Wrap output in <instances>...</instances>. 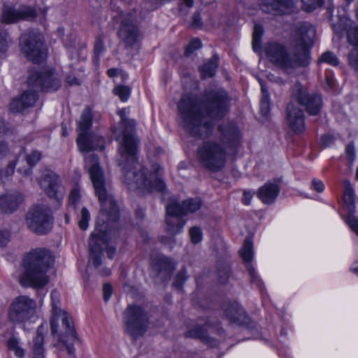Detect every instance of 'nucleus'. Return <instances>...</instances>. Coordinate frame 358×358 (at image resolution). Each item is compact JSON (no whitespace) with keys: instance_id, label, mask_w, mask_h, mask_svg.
<instances>
[{"instance_id":"c85d7f7f","label":"nucleus","mask_w":358,"mask_h":358,"mask_svg":"<svg viewBox=\"0 0 358 358\" xmlns=\"http://www.w3.org/2000/svg\"><path fill=\"white\" fill-rule=\"evenodd\" d=\"M22 201L23 196L18 192L5 194L0 196V210L5 213H11Z\"/></svg>"},{"instance_id":"e2e57ef3","label":"nucleus","mask_w":358,"mask_h":358,"mask_svg":"<svg viewBox=\"0 0 358 358\" xmlns=\"http://www.w3.org/2000/svg\"><path fill=\"white\" fill-rule=\"evenodd\" d=\"M344 185H345V193L344 194H353V189L348 180H344L343 181Z\"/></svg>"},{"instance_id":"bb28decb","label":"nucleus","mask_w":358,"mask_h":358,"mask_svg":"<svg viewBox=\"0 0 358 358\" xmlns=\"http://www.w3.org/2000/svg\"><path fill=\"white\" fill-rule=\"evenodd\" d=\"M211 322L208 320L205 322V327L201 324H198L189 329L185 333V336L187 338H192L200 340L201 342L210 345V347H215L218 345L217 340L208 336L206 327H210Z\"/></svg>"},{"instance_id":"864d4df0","label":"nucleus","mask_w":358,"mask_h":358,"mask_svg":"<svg viewBox=\"0 0 358 358\" xmlns=\"http://www.w3.org/2000/svg\"><path fill=\"white\" fill-rule=\"evenodd\" d=\"M23 162H24V158L20 159V157H18L14 161L10 162L8 164V165L6 169V171H5L6 176H10L13 175V173H14V169H15V166L17 164H20V162L23 163Z\"/></svg>"},{"instance_id":"2f4dec72","label":"nucleus","mask_w":358,"mask_h":358,"mask_svg":"<svg viewBox=\"0 0 358 358\" xmlns=\"http://www.w3.org/2000/svg\"><path fill=\"white\" fill-rule=\"evenodd\" d=\"M202 201L200 198H190L184 200L182 203H178V206L180 208L178 210L182 216L187 213H193L201 208Z\"/></svg>"},{"instance_id":"c9c22d12","label":"nucleus","mask_w":358,"mask_h":358,"mask_svg":"<svg viewBox=\"0 0 358 358\" xmlns=\"http://www.w3.org/2000/svg\"><path fill=\"white\" fill-rule=\"evenodd\" d=\"M263 34V27L260 24H255L252 34V48L256 52L260 50Z\"/></svg>"},{"instance_id":"3c124183","label":"nucleus","mask_w":358,"mask_h":358,"mask_svg":"<svg viewBox=\"0 0 358 358\" xmlns=\"http://www.w3.org/2000/svg\"><path fill=\"white\" fill-rule=\"evenodd\" d=\"M345 154L348 159L350 163H352L356 157V152L355 149V145L352 142H350L349 144L346 145L345 148Z\"/></svg>"},{"instance_id":"6e6d98bb","label":"nucleus","mask_w":358,"mask_h":358,"mask_svg":"<svg viewBox=\"0 0 358 358\" xmlns=\"http://www.w3.org/2000/svg\"><path fill=\"white\" fill-rule=\"evenodd\" d=\"M203 22L201 17V14L199 11L195 12L192 17V27L194 28H201Z\"/></svg>"},{"instance_id":"6e6552de","label":"nucleus","mask_w":358,"mask_h":358,"mask_svg":"<svg viewBox=\"0 0 358 358\" xmlns=\"http://www.w3.org/2000/svg\"><path fill=\"white\" fill-rule=\"evenodd\" d=\"M125 333L134 339L143 336L149 325V317L145 309L138 305H129L123 313Z\"/></svg>"},{"instance_id":"a18cd8bd","label":"nucleus","mask_w":358,"mask_h":358,"mask_svg":"<svg viewBox=\"0 0 358 358\" xmlns=\"http://www.w3.org/2000/svg\"><path fill=\"white\" fill-rule=\"evenodd\" d=\"M218 278L222 284H225L230 276V268L228 266H222V268L218 269Z\"/></svg>"},{"instance_id":"58836bf2","label":"nucleus","mask_w":358,"mask_h":358,"mask_svg":"<svg viewBox=\"0 0 358 358\" xmlns=\"http://www.w3.org/2000/svg\"><path fill=\"white\" fill-rule=\"evenodd\" d=\"M301 1L302 3V9L307 12L314 10L324 3V0H301Z\"/></svg>"},{"instance_id":"7ed1b4c3","label":"nucleus","mask_w":358,"mask_h":358,"mask_svg":"<svg viewBox=\"0 0 358 358\" xmlns=\"http://www.w3.org/2000/svg\"><path fill=\"white\" fill-rule=\"evenodd\" d=\"M135 124L134 120L126 119L120 122L123 138L119 147L118 164L122 166L124 182L133 190L140 189L148 192H164L166 185L161 178V166L153 164L150 171H148L138 162V142L133 134Z\"/></svg>"},{"instance_id":"49530a36","label":"nucleus","mask_w":358,"mask_h":358,"mask_svg":"<svg viewBox=\"0 0 358 358\" xmlns=\"http://www.w3.org/2000/svg\"><path fill=\"white\" fill-rule=\"evenodd\" d=\"M191 241L194 244L199 243L202 239V232L199 227H194L189 229Z\"/></svg>"},{"instance_id":"7c9ffc66","label":"nucleus","mask_w":358,"mask_h":358,"mask_svg":"<svg viewBox=\"0 0 358 358\" xmlns=\"http://www.w3.org/2000/svg\"><path fill=\"white\" fill-rule=\"evenodd\" d=\"M44 328L40 325L36 330V336L33 339L31 347L32 358H45L44 343Z\"/></svg>"},{"instance_id":"ddd939ff","label":"nucleus","mask_w":358,"mask_h":358,"mask_svg":"<svg viewBox=\"0 0 358 358\" xmlns=\"http://www.w3.org/2000/svg\"><path fill=\"white\" fill-rule=\"evenodd\" d=\"M36 303L27 296L16 297L10 305L8 318L13 323H21L29 320L35 313Z\"/></svg>"},{"instance_id":"6ab92c4d","label":"nucleus","mask_w":358,"mask_h":358,"mask_svg":"<svg viewBox=\"0 0 358 358\" xmlns=\"http://www.w3.org/2000/svg\"><path fill=\"white\" fill-rule=\"evenodd\" d=\"M180 208L176 201L170 202L166 207V231L171 235L177 234L182 231L185 220L178 211Z\"/></svg>"},{"instance_id":"603ef678","label":"nucleus","mask_w":358,"mask_h":358,"mask_svg":"<svg viewBox=\"0 0 358 358\" xmlns=\"http://www.w3.org/2000/svg\"><path fill=\"white\" fill-rule=\"evenodd\" d=\"M10 241V232L8 230H0V248H3Z\"/></svg>"},{"instance_id":"f8f14e48","label":"nucleus","mask_w":358,"mask_h":358,"mask_svg":"<svg viewBox=\"0 0 358 358\" xmlns=\"http://www.w3.org/2000/svg\"><path fill=\"white\" fill-rule=\"evenodd\" d=\"M26 221L28 227L39 235L48 233L53 224L50 210L44 205L32 207L27 215Z\"/></svg>"},{"instance_id":"b1692460","label":"nucleus","mask_w":358,"mask_h":358,"mask_svg":"<svg viewBox=\"0 0 358 358\" xmlns=\"http://www.w3.org/2000/svg\"><path fill=\"white\" fill-rule=\"evenodd\" d=\"M222 308L223 316L231 323L241 325L246 324L249 320L245 311L237 303H224Z\"/></svg>"},{"instance_id":"0e129e2a","label":"nucleus","mask_w":358,"mask_h":358,"mask_svg":"<svg viewBox=\"0 0 358 358\" xmlns=\"http://www.w3.org/2000/svg\"><path fill=\"white\" fill-rule=\"evenodd\" d=\"M181 3L180 5V10H182V7L185 6L187 8H190L194 5V1L193 0H180Z\"/></svg>"},{"instance_id":"72a5a7b5","label":"nucleus","mask_w":358,"mask_h":358,"mask_svg":"<svg viewBox=\"0 0 358 358\" xmlns=\"http://www.w3.org/2000/svg\"><path fill=\"white\" fill-rule=\"evenodd\" d=\"M218 57L214 55L207 62H206L202 66L200 67V72L201 76L205 78H210L215 75L216 69L217 68Z\"/></svg>"},{"instance_id":"4c0bfd02","label":"nucleus","mask_w":358,"mask_h":358,"mask_svg":"<svg viewBox=\"0 0 358 358\" xmlns=\"http://www.w3.org/2000/svg\"><path fill=\"white\" fill-rule=\"evenodd\" d=\"M318 62H325L332 66H338L339 64V60L334 52L331 51H327L321 55Z\"/></svg>"},{"instance_id":"052dcab7","label":"nucleus","mask_w":358,"mask_h":358,"mask_svg":"<svg viewBox=\"0 0 358 358\" xmlns=\"http://www.w3.org/2000/svg\"><path fill=\"white\" fill-rule=\"evenodd\" d=\"M66 83L69 85H80L79 80L72 75H69L66 76Z\"/></svg>"},{"instance_id":"c03bdc74","label":"nucleus","mask_w":358,"mask_h":358,"mask_svg":"<svg viewBox=\"0 0 358 358\" xmlns=\"http://www.w3.org/2000/svg\"><path fill=\"white\" fill-rule=\"evenodd\" d=\"M90 219V215L86 208H83L81 210L80 219L78 222L80 228L85 230L88 227V222Z\"/></svg>"},{"instance_id":"f704fd0d","label":"nucleus","mask_w":358,"mask_h":358,"mask_svg":"<svg viewBox=\"0 0 358 358\" xmlns=\"http://www.w3.org/2000/svg\"><path fill=\"white\" fill-rule=\"evenodd\" d=\"M262 96L260 101V111L264 116H266L270 111L269 94L268 87L263 80H259Z\"/></svg>"},{"instance_id":"20e7f679","label":"nucleus","mask_w":358,"mask_h":358,"mask_svg":"<svg viewBox=\"0 0 358 358\" xmlns=\"http://www.w3.org/2000/svg\"><path fill=\"white\" fill-rule=\"evenodd\" d=\"M55 262L54 256L45 249L37 248L27 253L23 259V273L19 282L23 287L41 288L48 282L46 272Z\"/></svg>"},{"instance_id":"4d7b16f0","label":"nucleus","mask_w":358,"mask_h":358,"mask_svg":"<svg viewBox=\"0 0 358 358\" xmlns=\"http://www.w3.org/2000/svg\"><path fill=\"white\" fill-rule=\"evenodd\" d=\"M112 286L110 284H105L103 285V299L106 302H107L110 298L112 294Z\"/></svg>"},{"instance_id":"13d9d810","label":"nucleus","mask_w":358,"mask_h":358,"mask_svg":"<svg viewBox=\"0 0 358 358\" xmlns=\"http://www.w3.org/2000/svg\"><path fill=\"white\" fill-rule=\"evenodd\" d=\"M8 151V144L0 140V158L4 157Z\"/></svg>"},{"instance_id":"4468645a","label":"nucleus","mask_w":358,"mask_h":358,"mask_svg":"<svg viewBox=\"0 0 358 358\" xmlns=\"http://www.w3.org/2000/svg\"><path fill=\"white\" fill-rule=\"evenodd\" d=\"M292 95L300 105L305 107L309 115H316L319 113L322 105L320 94H309L301 83H296L292 87Z\"/></svg>"},{"instance_id":"4be33fe9","label":"nucleus","mask_w":358,"mask_h":358,"mask_svg":"<svg viewBox=\"0 0 358 358\" xmlns=\"http://www.w3.org/2000/svg\"><path fill=\"white\" fill-rule=\"evenodd\" d=\"M29 89L25 91L19 98H16L12 101L10 104V108L13 112H21L24 109L33 106L38 99L37 90L35 87L29 86Z\"/></svg>"},{"instance_id":"774afa93","label":"nucleus","mask_w":358,"mask_h":358,"mask_svg":"<svg viewBox=\"0 0 358 358\" xmlns=\"http://www.w3.org/2000/svg\"><path fill=\"white\" fill-rule=\"evenodd\" d=\"M118 114L120 115V117H121V121H123L126 119H127L126 117V110L125 109H122L119 111Z\"/></svg>"},{"instance_id":"a211bd4d","label":"nucleus","mask_w":358,"mask_h":358,"mask_svg":"<svg viewBox=\"0 0 358 358\" xmlns=\"http://www.w3.org/2000/svg\"><path fill=\"white\" fill-rule=\"evenodd\" d=\"M220 141L221 145H224L226 150L234 149L241 143V134L237 126L233 123H224L218 127Z\"/></svg>"},{"instance_id":"1a4fd4ad","label":"nucleus","mask_w":358,"mask_h":358,"mask_svg":"<svg viewBox=\"0 0 358 358\" xmlns=\"http://www.w3.org/2000/svg\"><path fill=\"white\" fill-rule=\"evenodd\" d=\"M92 124V115L90 108H85L79 121V129L81 132L77 138V145L81 152H88L92 150H103L104 140L103 138L91 135L87 131Z\"/></svg>"},{"instance_id":"9b49d317","label":"nucleus","mask_w":358,"mask_h":358,"mask_svg":"<svg viewBox=\"0 0 358 358\" xmlns=\"http://www.w3.org/2000/svg\"><path fill=\"white\" fill-rule=\"evenodd\" d=\"M117 15L122 17L118 30V36L121 43L127 50L138 47L143 36L136 22V15L131 13L123 14L122 11Z\"/></svg>"},{"instance_id":"c756f323","label":"nucleus","mask_w":358,"mask_h":358,"mask_svg":"<svg viewBox=\"0 0 358 358\" xmlns=\"http://www.w3.org/2000/svg\"><path fill=\"white\" fill-rule=\"evenodd\" d=\"M155 269L158 271L159 278L165 281L171 278L173 271V264L170 259L168 257L159 255L155 259Z\"/></svg>"},{"instance_id":"f3484780","label":"nucleus","mask_w":358,"mask_h":358,"mask_svg":"<svg viewBox=\"0 0 358 358\" xmlns=\"http://www.w3.org/2000/svg\"><path fill=\"white\" fill-rule=\"evenodd\" d=\"M27 83L29 86L35 87L39 91L54 92L61 86V80L57 75L50 72H34L28 77Z\"/></svg>"},{"instance_id":"bf43d9fd","label":"nucleus","mask_w":358,"mask_h":358,"mask_svg":"<svg viewBox=\"0 0 358 358\" xmlns=\"http://www.w3.org/2000/svg\"><path fill=\"white\" fill-rule=\"evenodd\" d=\"M252 198V194L250 192H244L242 201L245 205H249Z\"/></svg>"},{"instance_id":"de8ad7c7","label":"nucleus","mask_w":358,"mask_h":358,"mask_svg":"<svg viewBox=\"0 0 358 358\" xmlns=\"http://www.w3.org/2000/svg\"><path fill=\"white\" fill-rule=\"evenodd\" d=\"M104 51L105 47L103 44V39L101 36H99L94 43V53L97 57H99Z\"/></svg>"},{"instance_id":"79ce46f5","label":"nucleus","mask_w":358,"mask_h":358,"mask_svg":"<svg viewBox=\"0 0 358 358\" xmlns=\"http://www.w3.org/2000/svg\"><path fill=\"white\" fill-rule=\"evenodd\" d=\"M187 279L186 271L181 269L177 274L173 286L177 289H181L184 282Z\"/></svg>"},{"instance_id":"473e14b6","label":"nucleus","mask_w":358,"mask_h":358,"mask_svg":"<svg viewBox=\"0 0 358 358\" xmlns=\"http://www.w3.org/2000/svg\"><path fill=\"white\" fill-rule=\"evenodd\" d=\"M41 159V153L38 150H33L29 155L26 157V161L29 167L22 169L19 167L17 171L24 174V176H29L31 173V167L35 166Z\"/></svg>"},{"instance_id":"f03ea898","label":"nucleus","mask_w":358,"mask_h":358,"mask_svg":"<svg viewBox=\"0 0 358 358\" xmlns=\"http://www.w3.org/2000/svg\"><path fill=\"white\" fill-rule=\"evenodd\" d=\"M230 106L227 92L220 89L206 92L201 97L182 95L178 103V110L182 127L191 136L206 138L213 131V121L223 118Z\"/></svg>"},{"instance_id":"cd10ccee","label":"nucleus","mask_w":358,"mask_h":358,"mask_svg":"<svg viewBox=\"0 0 358 358\" xmlns=\"http://www.w3.org/2000/svg\"><path fill=\"white\" fill-rule=\"evenodd\" d=\"M280 187L278 181L267 182L262 186L258 192V198L265 204H271L279 194Z\"/></svg>"},{"instance_id":"37998d69","label":"nucleus","mask_w":358,"mask_h":358,"mask_svg":"<svg viewBox=\"0 0 358 358\" xmlns=\"http://www.w3.org/2000/svg\"><path fill=\"white\" fill-rule=\"evenodd\" d=\"M201 42L199 38L192 39L185 49V56L189 57L195 50L201 48Z\"/></svg>"},{"instance_id":"a19ab883","label":"nucleus","mask_w":358,"mask_h":358,"mask_svg":"<svg viewBox=\"0 0 358 358\" xmlns=\"http://www.w3.org/2000/svg\"><path fill=\"white\" fill-rule=\"evenodd\" d=\"M80 200V189L78 187H74L69 195V205L73 208L79 204Z\"/></svg>"},{"instance_id":"5fc2aeb1","label":"nucleus","mask_w":358,"mask_h":358,"mask_svg":"<svg viewBox=\"0 0 358 358\" xmlns=\"http://www.w3.org/2000/svg\"><path fill=\"white\" fill-rule=\"evenodd\" d=\"M311 188L317 192H322L324 189V185L322 180L314 178L311 182Z\"/></svg>"},{"instance_id":"338daca9","label":"nucleus","mask_w":358,"mask_h":358,"mask_svg":"<svg viewBox=\"0 0 358 358\" xmlns=\"http://www.w3.org/2000/svg\"><path fill=\"white\" fill-rule=\"evenodd\" d=\"M350 270L352 273H354L358 276V261L352 264V266L350 268Z\"/></svg>"},{"instance_id":"aec40b11","label":"nucleus","mask_w":358,"mask_h":358,"mask_svg":"<svg viewBox=\"0 0 358 358\" xmlns=\"http://www.w3.org/2000/svg\"><path fill=\"white\" fill-rule=\"evenodd\" d=\"M259 7L264 13L283 15L293 11L294 3L292 0H260Z\"/></svg>"},{"instance_id":"2eb2a0df","label":"nucleus","mask_w":358,"mask_h":358,"mask_svg":"<svg viewBox=\"0 0 358 358\" xmlns=\"http://www.w3.org/2000/svg\"><path fill=\"white\" fill-rule=\"evenodd\" d=\"M315 35V29L308 22L299 23L295 29V39L292 43V47L296 49L301 55L306 53V62L309 64L308 49L313 43V38Z\"/></svg>"},{"instance_id":"39448f33","label":"nucleus","mask_w":358,"mask_h":358,"mask_svg":"<svg viewBox=\"0 0 358 358\" xmlns=\"http://www.w3.org/2000/svg\"><path fill=\"white\" fill-rule=\"evenodd\" d=\"M52 317L50 320L51 334L57 336L55 347H65L68 354L74 356V343L78 339L73 320L67 313L60 308V294L57 290L51 292Z\"/></svg>"},{"instance_id":"dca6fc26","label":"nucleus","mask_w":358,"mask_h":358,"mask_svg":"<svg viewBox=\"0 0 358 358\" xmlns=\"http://www.w3.org/2000/svg\"><path fill=\"white\" fill-rule=\"evenodd\" d=\"M352 22L346 17L340 19L338 24L334 26V30L342 34L343 31H348V41L356 48L352 50L348 55L350 66L358 73V28L351 26Z\"/></svg>"},{"instance_id":"8fccbe9b","label":"nucleus","mask_w":358,"mask_h":358,"mask_svg":"<svg viewBox=\"0 0 358 358\" xmlns=\"http://www.w3.org/2000/svg\"><path fill=\"white\" fill-rule=\"evenodd\" d=\"M352 214L350 213L347 217L346 222L350 229L358 236V220Z\"/></svg>"},{"instance_id":"423d86ee","label":"nucleus","mask_w":358,"mask_h":358,"mask_svg":"<svg viewBox=\"0 0 358 358\" xmlns=\"http://www.w3.org/2000/svg\"><path fill=\"white\" fill-rule=\"evenodd\" d=\"M293 55L283 44L277 42L268 43L265 47V53L268 59L275 66L286 73H292L299 66L308 65L306 53L300 55L293 48Z\"/></svg>"},{"instance_id":"09e8293b","label":"nucleus","mask_w":358,"mask_h":358,"mask_svg":"<svg viewBox=\"0 0 358 358\" xmlns=\"http://www.w3.org/2000/svg\"><path fill=\"white\" fill-rule=\"evenodd\" d=\"M343 199L346 204L349 213H354L355 211L354 194H344Z\"/></svg>"},{"instance_id":"5701e85b","label":"nucleus","mask_w":358,"mask_h":358,"mask_svg":"<svg viewBox=\"0 0 358 358\" xmlns=\"http://www.w3.org/2000/svg\"><path fill=\"white\" fill-rule=\"evenodd\" d=\"M40 185L50 198L59 199L62 192L59 190V177L52 171H45L41 179Z\"/></svg>"},{"instance_id":"69168bd1","label":"nucleus","mask_w":358,"mask_h":358,"mask_svg":"<svg viewBox=\"0 0 358 358\" xmlns=\"http://www.w3.org/2000/svg\"><path fill=\"white\" fill-rule=\"evenodd\" d=\"M119 70L117 69H110L107 71V74L110 78L117 76Z\"/></svg>"},{"instance_id":"0eeeda50","label":"nucleus","mask_w":358,"mask_h":358,"mask_svg":"<svg viewBox=\"0 0 358 358\" xmlns=\"http://www.w3.org/2000/svg\"><path fill=\"white\" fill-rule=\"evenodd\" d=\"M196 155L198 162L203 168L216 173L225 167L228 151L217 141L207 140L198 146Z\"/></svg>"},{"instance_id":"393cba45","label":"nucleus","mask_w":358,"mask_h":358,"mask_svg":"<svg viewBox=\"0 0 358 358\" xmlns=\"http://www.w3.org/2000/svg\"><path fill=\"white\" fill-rule=\"evenodd\" d=\"M36 17V12L31 7H22L18 10L6 8L3 10L1 20L5 23H13L20 19L33 20Z\"/></svg>"},{"instance_id":"a878e982","label":"nucleus","mask_w":358,"mask_h":358,"mask_svg":"<svg viewBox=\"0 0 358 358\" xmlns=\"http://www.w3.org/2000/svg\"><path fill=\"white\" fill-rule=\"evenodd\" d=\"M303 111L293 103L287 106V120L290 128L296 133H301L305 130Z\"/></svg>"},{"instance_id":"9d476101","label":"nucleus","mask_w":358,"mask_h":358,"mask_svg":"<svg viewBox=\"0 0 358 358\" xmlns=\"http://www.w3.org/2000/svg\"><path fill=\"white\" fill-rule=\"evenodd\" d=\"M22 52L29 61L35 64L41 63L47 56L43 36L39 33L29 31L23 34L20 38Z\"/></svg>"},{"instance_id":"e433bc0d","label":"nucleus","mask_w":358,"mask_h":358,"mask_svg":"<svg viewBox=\"0 0 358 358\" xmlns=\"http://www.w3.org/2000/svg\"><path fill=\"white\" fill-rule=\"evenodd\" d=\"M7 345L9 350L13 351L17 357L20 358L24 357V351L22 348L19 346V342L16 338L12 337L8 339L7 341Z\"/></svg>"},{"instance_id":"ea45409f","label":"nucleus","mask_w":358,"mask_h":358,"mask_svg":"<svg viewBox=\"0 0 358 358\" xmlns=\"http://www.w3.org/2000/svg\"><path fill=\"white\" fill-rule=\"evenodd\" d=\"M115 94L120 97L122 101H127L130 96L131 90L127 86H117L114 89Z\"/></svg>"},{"instance_id":"680f3d73","label":"nucleus","mask_w":358,"mask_h":358,"mask_svg":"<svg viewBox=\"0 0 358 358\" xmlns=\"http://www.w3.org/2000/svg\"><path fill=\"white\" fill-rule=\"evenodd\" d=\"M321 141L324 147H327L333 141V138L329 135H324L321 138Z\"/></svg>"},{"instance_id":"412c9836","label":"nucleus","mask_w":358,"mask_h":358,"mask_svg":"<svg viewBox=\"0 0 358 358\" xmlns=\"http://www.w3.org/2000/svg\"><path fill=\"white\" fill-rule=\"evenodd\" d=\"M240 255L246 263V268L250 276L251 282L261 289L262 283L251 264L253 259V243L250 237L245 238L243 245L240 250Z\"/></svg>"},{"instance_id":"f257e3e1","label":"nucleus","mask_w":358,"mask_h":358,"mask_svg":"<svg viewBox=\"0 0 358 358\" xmlns=\"http://www.w3.org/2000/svg\"><path fill=\"white\" fill-rule=\"evenodd\" d=\"M85 167L88 169L95 194L101 203L96 228L89 239L90 261L94 266L97 267L101 264L103 248H106L108 257L110 259L115 253V248L108 245V232L111 224L119 219L120 212L111 189L106 183L98 157L94 154L86 156Z\"/></svg>"}]
</instances>
